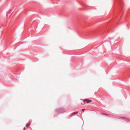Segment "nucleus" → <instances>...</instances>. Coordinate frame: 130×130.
<instances>
[{"mask_svg":"<svg viewBox=\"0 0 130 130\" xmlns=\"http://www.w3.org/2000/svg\"><path fill=\"white\" fill-rule=\"evenodd\" d=\"M119 12H118V13H117V14L116 15H115V17H116V16H117V15L118 14V13H119Z\"/></svg>","mask_w":130,"mask_h":130,"instance_id":"obj_8","label":"nucleus"},{"mask_svg":"<svg viewBox=\"0 0 130 130\" xmlns=\"http://www.w3.org/2000/svg\"><path fill=\"white\" fill-rule=\"evenodd\" d=\"M88 8H90L91 9H92L93 8L92 7H87Z\"/></svg>","mask_w":130,"mask_h":130,"instance_id":"obj_6","label":"nucleus"},{"mask_svg":"<svg viewBox=\"0 0 130 130\" xmlns=\"http://www.w3.org/2000/svg\"><path fill=\"white\" fill-rule=\"evenodd\" d=\"M25 127H24V128H23V130H25Z\"/></svg>","mask_w":130,"mask_h":130,"instance_id":"obj_10","label":"nucleus"},{"mask_svg":"<svg viewBox=\"0 0 130 130\" xmlns=\"http://www.w3.org/2000/svg\"><path fill=\"white\" fill-rule=\"evenodd\" d=\"M92 101L91 100H89L88 99H86L84 100V102H85L87 103H89L91 102Z\"/></svg>","mask_w":130,"mask_h":130,"instance_id":"obj_3","label":"nucleus"},{"mask_svg":"<svg viewBox=\"0 0 130 130\" xmlns=\"http://www.w3.org/2000/svg\"><path fill=\"white\" fill-rule=\"evenodd\" d=\"M82 6H85V5H83V4H82Z\"/></svg>","mask_w":130,"mask_h":130,"instance_id":"obj_9","label":"nucleus"},{"mask_svg":"<svg viewBox=\"0 0 130 130\" xmlns=\"http://www.w3.org/2000/svg\"><path fill=\"white\" fill-rule=\"evenodd\" d=\"M125 121H127V122H129V121H127H127H126V120H125Z\"/></svg>","mask_w":130,"mask_h":130,"instance_id":"obj_11","label":"nucleus"},{"mask_svg":"<svg viewBox=\"0 0 130 130\" xmlns=\"http://www.w3.org/2000/svg\"><path fill=\"white\" fill-rule=\"evenodd\" d=\"M104 115H107V114H105Z\"/></svg>","mask_w":130,"mask_h":130,"instance_id":"obj_14","label":"nucleus"},{"mask_svg":"<svg viewBox=\"0 0 130 130\" xmlns=\"http://www.w3.org/2000/svg\"><path fill=\"white\" fill-rule=\"evenodd\" d=\"M65 111V109L63 108H60L56 110V112L62 113Z\"/></svg>","mask_w":130,"mask_h":130,"instance_id":"obj_2","label":"nucleus"},{"mask_svg":"<svg viewBox=\"0 0 130 130\" xmlns=\"http://www.w3.org/2000/svg\"><path fill=\"white\" fill-rule=\"evenodd\" d=\"M1 28V27L0 26V28Z\"/></svg>","mask_w":130,"mask_h":130,"instance_id":"obj_16","label":"nucleus"},{"mask_svg":"<svg viewBox=\"0 0 130 130\" xmlns=\"http://www.w3.org/2000/svg\"><path fill=\"white\" fill-rule=\"evenodd\" d=\"M2 26H4V25H2Z\"/></svg>","mask_w":130,"mask_h":130,"instance_id":"obj_13","label":"nucleus"},{"mask_svg":"<svg viewBox=\"0 0 130 130\" xmlns=\"http://www.w3.org/2000/svg\"><path fill=\"white\" fill-rule=\"evenodd\" d=\"M114 3L116 4L117 6L118 7L120 11L122 10L123 3L122 0H114Z\"/></svg>","mask_w":130,"mask_h":130,"instance_id":"obj_1","label":"nucleus"},{"mask_svg":"<svg viewBox=\"0 0 130 130\" xmlns=\"http://www.w3.org/2000/svg\"><path fill=\"white\" fill-rule=\"evenodd\" d=\"M30 123H31L30 122L29 123L27 124L26 125V126L27 127L29 126L30 125Z\"/></svg>","mask_w":130,"mask_h":130,"instance_id":"obj_5","label":"nucleus"},{"mask_svg":"<svg viewBox=\"0 0 130 130\" xmlns=\"http://www.w3.org/2000/svg\"><path fill=\"white\" fill-rule=\"evenodd\" d=\"M31 121V120H30L29 121H30H30Z\"/></svg>","mask_w":130,"mask_h":130,"instance_id":"obj_12","label":"nucleus"},{"mask_svg":"<svg viewBox=\"0 0 130 130\" xmlns=\"http://www.w3.org/2000/svg\"><path fill=\"white\" fill-rule=\"evenodd\" d=\"M68 28H69V29H70V28H69V27H68Z\"/></svg>","mask_w":130,"mask_h":130,"instance_id":"obj_15","label":"nucleus"},{"mask_svg":"<svg viewBox=\"0 0 130 130\" xmlns=\"http://www.w3.org/2000/svg\"><path fill=\"white\" fill-rule=\"evenodd\" d=\"M85 110V109H82V111L84 112V110Z\"/></svg>","mask_w":130,"mask_h":130,"instance_id":"obj_7","label":"nucleus"},{"mask_svg":"<svg viewBox=\"0 0 130 130\" xmlns=\"http://www.w3.org/2000/svg\"><path fill=\"white\" fill-rule=\"evenodd\" d=\"M78 112H74L73 113L71 114L70 115V117H71L72 116H73V115H75L77 113H78Z\"/></svg>","mask_w":130,"mask_h":130,"instance_id":"obj_4","label":"nucleus"}]
</instances>
